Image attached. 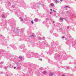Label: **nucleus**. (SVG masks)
Wrapping results in <instances>:
<instances>
[{"label": "nucleus", "instance_id": "obj_1", "mask_svg": "<svg viewBox=\"0 0 76 76\" xmlns=\"http://www.w3.org/2000/svg\"><path fill=\"white\" fill-rule=\"evenodd\" d=\"M28 58H31L32 57H35V58H38L39 54L38 53H35L34 52H28V54L26 55Z\"/></svg>", "mask_w": 76, "mask_h": 76}, {"label": "nucleus", "instance_id": "obj_2", "mask_svg": "<svg viewBox=\"0 0 76 76\" xmlns=\"http://www.w3.org/2000/svg\"><path fill=\"white\" fill-rule=\"evenodd\" d=\"M5 56L7 58H10L11 57H13L11 54H9V53H6L4 54V50H0V56L1 57V56Z\"/></svg>", "mask_w": 76, "mask_h": 76}, {"label": "nucleus", "instance_id": "obj_3", "mask_svg": "<svg viewBox=\"0 0 76 76\" xmlns=\"http://www.w3.org/2000/svg\"><path fill=\"white\" fill-rule=\"evenodd\" d=\"M40 45L41 46V47H40L41 48H43V49H44V48L45 47H50V45H48V43L46 42V41L43 42V43H42Z\"/></svg>", "mask_w": 76, "mask_h": 76}, {"label": "nucleus", "instance_id": "obj_4", "mask_svg": "<svg viewBox=\"0 0 76 76\" xmlns=\"http://www.w3.org/2000/svg\"><path fill=\"white\" fill-rule=\"evenodd\" d=\"M14 20V19H10L8 20V23H9L10 25V26H12V22Z\"/></svg>", "mask_w": 76, "mask_h": 76}, {"label": "nucleus", "instance_id": "obj_5", "mask_svg": "<svg viewBox=\"0 0 76 76\" xmlns=\"http://www.w3.org/2000/svg\"><path fill=\"white\" fill-rule=\"evenodd\" d=\"M54 41H52L51 43V45L52 49H54V48H56V45L54 44Z\"/></svg>", "mask_w": 76, "mask_h": 76}, {"label": "nucleus", "instance_id": "obj_6", "mask_svg": "<svg viewBox=\"0 0 76 76\" xmlns=\"http://www.w3.org/2000/svg\"><path fill=\"white\" fill-rule=\"evenodd\" d=\"M59 57H60V55L58 54H55L54 56L55 59H56V58H58Z\"/></svg>", "mask_w": 76, "mask_h": 76}, {"label": "nucleus", "instance_id": "obj_7", "mask_svg": "<svg viewBox=\"0 0 76 76\" xmlns=\"http://www.w3.org/2000/svg\"><path fill=\"white\" fill-rule=\"evenodd\" d=\"M71 44L72 42H71L70 41H68L66 42V44L67 45H70V44Z\"/></svg>", "mask_w": 76, "mask_h": 76}, {"label": "nucleus", "instance_id": "obj_8", "mask_svg": "<svg viewBox=\"0 0 76 76\" xmlns=\"http://www.w3.org/2000/svg\"><path fill=\"white\" fill-rule=\"evenodd\" d=\"M10 45V46H11L14 50H16V46L14 45Z\"/></svg>", "mask_w": 76, "mask_h": 76}, {"label": "nucleus", "instance_id": "obj_9", "mask_svg": "<svg viewBox=\"0 0 76 76\" xmlns=\"http://www.w3.org/2000/svg\"><path fill=\"white\" fill-rule=\"evenodd\" d=\"M29 51H28V50H26L25 49H24L23 50V53H28L27 54H26V55H27V54H28V53H29Z\"/></svg>", "mask_w": 76, "mask_h": 76}, {"label": "nucleus", "instance_id": "obj_10", "mask_svg": "<svg viewBox=\"0 0 76 76\" xmlns=\"http://www.w3.org/2000/svg\"><path fill=\"white\" fill-rule=\"evenodd\" d=\"M20 48H24L25 45L23 44L21 45L20 46Z\"/></svg>", "mask_w": 76, "mask_h": 76}, {"label": "nucleus", "instance_id": "obj_11", "mask_svg": "<svg viewBox=\"0 0 76 76\" xmlns=\"http://www.w3.org/2000/svg\"><path fill=\"white\" fill-rule=\"evenodd\" d=\"M63 19H64V18H60L59 21H61V22H63Z\"/></svg>", "mask_w": 76, "mask_h": 76}, {"label": "nucleus", "instance_id": "obj_12", "mask_svg": "<svg viewBox=\"0 0 76 76\" xmlns=\"http://www.w3.org/2000/svg\"><path fill=\"white\" fill-rule=\"evenodd\" d=\"M54 73L50 72L49 74V76H54Z\"/></svg>", "mask_w": 76, "mask_h": 76}, {"label": "nucleus", "instance_id": "obj_13", "mask_svg": "<svg viewBox=\"0 0 76 76\" xmlns=\"http://www.w3.org/2000/svg\"><path fill=\"white\" fill-rule=\"evenodd\" d=\"M19 19H20V21L21 22H22V21H23V19H22V17H19Z\"/></svg>", "mask_w": 76, "mask_h": 76}, {"label": "nucleus", "instance_id": "obj_14", "mask_svg": "<svg viewBox=\"0 0 76 76\" xmlns=\"http://www.w3.org/2000/svg\"><path fill=\"white\" fill-rule=\"evenodd\" d=\"M7 64L8 65V67H11V64Z\"/></svg>", "mask_w": 76, "mask_h": 76}, {"label": "nucleus", "instance_id": "obj_15", "mask_svg": "<svg viewBox=\"0 0 76 76\" xmlns=\"http://www.w3.org/2000/svg\"><path fill=\"white\" fill-rule=\"evenodd\" d=\"M2 18H3L4 19L5 18V15H4V14H2L1 15Z\"/></svg>", "mask_w": 76, "mask_h": 76}, {"label": "nucleus", "instance_id": "obj_16", "mask_svg": "<svg viewBox=\"0 0 76 76\" xmlns=\"http://www.w3.org/2000/svg\"><path fill=\"white\" fill-rule=\"evenodd\" d=\"M18 57L20 60H22V56H20Z\"/></svg>", "mask_w": 76, "mask_h": 76}, {"label": "nucleus", "instance_id": "obj_17", "mask_svg": "<svg viewBox=\"0 0 76 76\" xmlns=\"http://www.w3.org/2000/svg\"><path fill=\"white\" fill-rule=\"evenodd\" d=\"M54 30V29L53 28L50 31V32L51 34H52L53 33V31Z\"/></svg>", "mask_w": 76, "mask_h": 76}, {"label": "nucleus", "instance_id": "obj_18", "mask_svg": "<svg viewBox=\"0 0 76 76\" xmlns=\"http://www.w3.org/2000/svg\"><path fill=\"white\" fill-rule=\"evenodd\" d=\"M29 72V73L28 74L27 76H31V72Z\"/></svg>", "mask_w": 76, "mask_h": 76}, {"label": "nucleus", "instance_id": "obj_19", "mask_svg": "<svg viewBox=\"0 0 76 76\" xmlns=\"http://www.w3.org/2000/svg\"><path fill=\"white\" fill-rule=\"evenodd\" d=\"M31 44V42H30L28 43V47L29 46V45H30Z\"/></svg>", "mask_w": 76, "mask_h": 76}, {"label": "nucleus", "instance_id": "obj_20", "mask_svg": "<svg viewBox=\"0 0 76 76\" xmlns=\"http://www.w3.org/2000/svg\"><path fill=\"white\" fill-rule=\"evenodd\" d=\"M16 30H17V31H16V34H18L19 33V31H18V28H16Z\"/></svg>", "mask_w": 76, "mask_h": 76}, {"label": "nucleus", "instance_id": "obj_21", "mask_svg": "<svg viewBox=\"0 0 76 76\" xmlns=\"http://www.w3.org/2000/svg\"><path fill=\"white\" fill-rule=\"evenodd\" d=\"M43 75H45V73H47V72H46V71H43Z\"/></svg>", "mask_w": 76, "mask_h": 76}, {"label": "nucleus", "instance_id": "obj_22", "mask_svg": "<svg viewBox=\"0 0 76 76\" xmlns=\"http://www.w3.org/2000/svg\"><path fill=\"white\" fill-rule=\"evenodd\" d=\"M38 19L37 18H35L34 20L35 22H38Z\"/></svg>", "mask_w": 76, "mask_h": 76}, {"label": "nucleus", "instance_id": "obj_23", "mask_svg": "<svg viewBox=\"0 0 76 76\" xmlns=\"http://www.w3.org/2000/svg\"><path fill=\"white\" fill-rule=\"evenodd\" d=\"M38 39L39 40H41V39H42V38H41V37H38Z\"/></svg>", "mask_w": 76, "mask_h": 76}, {"label": "nucleus", "instance_id": "obj_24", "mask_svg": "<svg viewBox=\"0 0 76 76\" xmlns=\"http://www.w3.org/2000/svg\"><path fill=\"white\" fill-rule=\"evenodd\" d=\"M53 35H54V36H55V37H58V34H55Z\"/></svg>", "mask_w": 76, "mask_h": 76}, {"label": "nucleus", "instance_id": "obj_25", "mask_svg": "<svg viewBox=\"0 0 76 76\" xmlns=\"http://www.w3.org/2000/svg\"><path fill=\"white\" fill-rule=\"evenodd\" d=\"M54 1L56 2V3H59V1H58L56 0H55Z\"/></svg>", "mask_w": 76, "mask_h": 76}, {"label": "nucleus", "instance_id": "obj_26", "mask_svg": "<svg viewBox=\"0 0 76 76\" xmlns=\"http://www.w3.org/2000/svg\"><path fill=\"white\" fill-rule=\"evenodd\" d=\"M48 54L49 56H50V55H51V53H50L49 52L48 53Z\"/></svg>", "mask_w": 76, "mask_h": 76}, {"label": "nucleus", "instance_id": "obj_27", "mask_svg": "<svg viewBox=\"0 0 76 76\" xmlns=\"http://www.w3.org/2000/svg\"><path fill=\"white\" fill-rule=\"evenodd\" d=\"M50 5H51V7H52V6H54V4H53V3H52V4H50Z\"/></svg>", "mask_w": 76, "mask_h": 76}, {"label": "nucleus", "instance_id": "obj_28", "mask_svg": "<svg viewBox=\"0 0 76 76\" xmlns=\"http://www.w3.org/2000/svg\"><path fill=\"white\" fill-rule=\"evenodd\" d=\"M0 74H3V71H0Z\"/></svg>", "mask_w": 76, "mask_h": 76}, {"label": "nucleus", "instance_id": "obj_29", "mask_svg": "<svg viewBox=\"0 0 76 76\" xmlns=\"http://www.w3.org/2000/svg\"><path fill=\"white\" fill-rule=\"evenodd\" d=\"M64 58H65V60H66V59H67V56H64Z\"/></svg>", "mask_w": 76, "mask_h": 76}, {"label": "nucleus", "instance_id": "obj_30", "mask_svg": "<svg viewBox=\"0 0 76 76\" xmlns=\"http://www.w3.org/2000/svg\"><path fill=\"white\" fill-rule=\"evenodd\" d=\"M3 63H4V62L2 61L0 63V64H3Z\"/></svg>", "mask_w": 76, "mask_h": 76}, {"label": "nucleus", "instance_id": "obj_31", "mask_svg": "<svg viewBox=\"0 0 76 76\" xmlns=\"http://www.w3.org/2000/svg\"><path fill=\"white\" fill-rule=\"evenodd\" d=\"M64 7V8H66V7H68V8H70V7H69L68 6H65Z\"/></svg>", "mask_w": 76, "mask_h": 76}, {"label": "nucleus", "instance_id": "obj_32", "mask_svg": "<svg viewBox=\"0 0 76 76\" xmlns=\"http://www.w3.org/2000/svg\"><path fill=\"white\" fill-rule=\"evenodd\" d=\"M12 29H13L12 31H15V29L14 28H12Z\"/></svg>", "mask_w": 76, "mask_h": 76}, {"label": "nucleus", "instance_id": "obj_33", "mask_svg": "<svg viewBox=\"0 0 76 76\" xmlns=\"http://www.w3.org/2000/svg\"><path fill=\"white\" fill-rule=\"evenodd\" d=\"M16 64L17 66H19V64L17 63Z\"/></svg>", "mask_w": 76, "mask_h": 76}, {"label": "nucleus", "instance_id": "obj_34", "mask_svg": "<svg viewBox=\"0 0 76 76\" xmlns=\"http://www.w3.org/2000/svg\"><path fill=\"white\" fill-rule=\"evenodd\" d=\"M42 39H43V40H45V37H43L42 38Z\"/></svg>", "mask_w": 76, "mask_h": 76}, {"label": "nucleus", "instance_id": "obj_35", "mask_svg": "<svg viewBox=\"0 0 76 76\" xmlns=\"http://www.w3.org/2000/svg\"><path fill=\"white\" fill-rule=\"evenodd\" d=\"M66 68L67 69H70V67L69 66H67Z\"/></svg>", "mask_w": 76, "mask_h": 76}, {"label": "nucleus", "instance_id": "obj_36", "mask_svg": "<svg viewBox=\"0 0 76 76\" xmlns=\"http://www.w3.org/2000/svg\"><path fill=\"white\" fill-rule=\"evenodd\" d=\"M40 5H42V6H44V4H39Z\"/></svg>", "mask_w": 76, "mask_h": 76}, {"label": "nucleus", "instance_id": "obj_37", "mask_svg": "<svg viewBox=\"0 0 76 76\" xmlns=\"http://www.w3.org/2000/svg\"><path fill=\"white\" fill-rule=\"evenodd\" d=\"M3 66L2 65L0 66V68H3Z\"/></svg>", "mask_w": 76, "mask_h": 76}, {"label": "nucleus", "instance_id": "obj_38", "mask_svg": "<svg viewBox=\"0 0 76 76\" xmlns=\"http://www.w3.org/2000/svg\"><path fill=\"white\" fill-rule=\"evenodd\" d=\"M4 69L5 70H6L7 69V67H4Z\"/></svg>", "mask_w": 76, "mask_h": 76}, {"label": "nucleus", "instance_id": "obj_39", "mask_svg": "<svg viewBox=\"0 0 76 76\" xmlns=\"http://www.w3.org/2000/svg\"><path fill=\"white\" fill-rule=\"evenodd\" d=\"M52 23H55V22H54V21L53 20H52Z\"/></svg>", "mask_w": 76, "mask_h": 76}, {"label": "nucleus", "instance_id": "obj_40", "mask_svg": "<svg viewBox=\"0 0 76 76\" xmlns=\"http://www.w3.org/2000/svg\"><path fill=\"white\" fill-rule=\"evenodd\" d=\"M71 14V12H68V15Z\"/></svg>", "mask_w": 76, "mask_h": 76}, {"label": "nucleus", "instance_id": "obj_41", "mask_svg": "<svg viewBox=\"0 0 76 76\" xmlns=\"http://www.w3.org/2000/svg\"><path fill=\"white\" fill-rule=\"evenodd\" d=\"M31 23H32V24H33L34 23V22L33 21V20H32L31 21Z\"/></svg>", "mask_w": 76, "mask_h": 76}, {"label": "nucleus", "instance_id": "obj_42", "mask_svg": "<svg viewBox=\"0 0 76 76\" xmlns=\"http://www.w3.org/2000/svg\"><path fill=\"white\" fill-rule=\"evenodd\" d=\"M17 68L18 69H19V66L17 67Z\"/></svg>", "mask_w": 76, "mask_h": 76}, {"label": "nucleus", "instance_id": "obj_43", "mask_svg": "<svg viewBox=\"0 0 76 76\" xmlns=\"http://www.w3.org/2000/svg\"><path fill=\"white\" fill-rule=\"evenodd\" d=\"M61 29H62V28H60L59 29V31H61Z\"/></svg>", "mask_w": 76, "mask_h": 76}, {"label": "nucleus", "instance_id": "obj_44", "mask_svg": "<svg viewBox=\"0 0 76 76\" xmlns=\"http://www.w3.org/2000/svg\"><path fill=\"white\" fill-rule=\"evenodd\" d=\"M20 33H23V31L21 30L20 31Z\"/></svg>", "mask_w": 76, "mask_h": 76}, {"label": "nucleus", "instance_id": "obj_45", "mask_svg": "<svg viewBox=\"0 0 76 76\" xmlns=\"http://www.w3.org/2000/svg\"><path fill=\"white\" fill-rule=\"evenodd\" d=\"M39 69H40V70H42L43 68H39Z\"/></svg>", "mask_w": 76, "mask_h": 76}, {"label": "nucleus", "instance_id": "obj_46", "mask_svg": "<svg viewBox=\"0 0 76 76\" xmlns=\"http://www.w3.org/2000/svg\"><path fill=\"white\" fill-rule=\"evenodd\" d=\"M19 73H20V74H22V72H20V71L19 72Z\"/></svg>", "mask_w": 76, "mask_h": 76}, {"label": "nucleus", "instance_id": "obj_47", "mask_svg": "<svg viewBox=\"0 0 76 76\" xmlns=\"http://www.w3.org/2000/svg\"><path fill=\"white\" fill-rule=\"evenodd\" d=\"M34 37V35H32L30 36V37Z\"/></svg>", "mask_w": 76, "mask_h": 76}, {"label": "nucleus", "instance_id": "obj_48", "mask_svg": "<svg viewBox=\"0 0 76 76\" xmlns=\"http://www.w3.org/2000/svg\"><path fill=\"white\" fill-rule=\"evenodd\" d=\"M46 20H49V18H47L46 19Z\"/></svg>", "mask_w": 76, "mask_h": 76}, {"label": "nucleus", "instance_id": "obj_49", "mask_svg": "<svg viewBox=\"0 0 76 76\" xmlns=\"http://www.w3.org/2000/svg\"><path fill=\"white\" fill-rule=\"evenodd\" d=\"M62 38H64V36H62V37H61Z\"/></svg>", "mask_w": 76, "mask_h": 76}, {"label": "nucleus", "instance_id": "obj_50", "mask_svg": "<svg viewBox=\"0 0 76 76\" xmlns=\"http://www.w3.org/2000/svg\"><path fill=\"white\" fill-rule=\"evenodd\" d=\"M53 12H54L55 13H56V11H55V10H53Z\"/></svg>", "mask_w": 76, "mask_h": 76}, {"label": "nucleus", "instance_id": "obj_51", "mask_svg": "<svg viewBox=\"0 0 76 76\" xmlns=\"http://www.w3.org/2000/svg\"><path fill=\"white\" fill-rule=\"evenodd\" d=\"M46 27H49V26H48V25H47L46 26Z\"/></svg>", "mask_w": 76, "mask_h": 76}, {"label": "nucleus", "instance_id": "obj_52", "mask_svg": "<svg viewBox=\"0 0 76 76\" xmlns=\"http://www.w3.org/2000/svg\"><path fill=\"white\" fill-rule=\"evenodd\" d=\"M69 26L67 27V29H69Z\"/></svg>", "mask_w": 76, "mask_h": 76}, {"label": "nucleus", "instance_id": "obj_53", "mask_svg": "<svg viewBox=\"0 0 76 76\" xmlns=\"http://www.w3.org/2000/svg\"><path fill=\"white\" fill-rule=\"evenodd\" d=\"M12 7H13V8L15 7V5H13L12 6Z\"/></svg>", "mask_w": 76, "mask_h": 76}, {"label": "nucleus", "instance_id": "obj_54", "mask_svg": "<svg viewBox=\"0 0 76 76\" xmlns=\"http://www.w3.org/2000/svg\"><path fill=\"white\" fill-rule=\"evenodd\" d=\"M16 67H14V69H16Z\"/></svg>", "mask_w": 76, "mask_h": 76}, {"label": "nucleus", "instance_id": "obj_55", "mask_svg": "<svg viewBox=\"0 0 76 76\" xmlns=\"http://www.w3.org/2000/svg\"><path fill=\"white\" fill-rule=\"evenodd\" d=\"M20 41H22V39H20Z\"/></svg>", "mask_w": 76, "mask_h": 76}, {"label": "nucleus", "instance_id": "obj_56", "mask_svg": "<svg viewBox=\"0 0 76 76\" xmlns=\"http://www.w3.org/2000/svg\"><path fill=\"white\" fill-rule=\"evenodd\" d=\"M62 76H65V75H63Z\"/></svg>", "mask_w": 76, "mask_h": 76}, {"label": "nucleus", "instance_id": "obj_57", "mask_svg": "<svg viewBox=\"0 0 76 76\" xmlns=\"http://www.w3.org/2000/svg\"><path fill=\"white\" fill-rule=\"evenodd\" d=\"M52 13V12H50V14H51Z\"/></svg>", "mask_w": 76, "mask_h": 76}, {"label": "nucleus", "instance_id": "obj_58", "mask_svg": "<svg viewBox=\"0 0 76 76\" xmlns=\"http://www.w3.org/2000/svg\"><path fill=\"white\" fill-rule=\"evenodd\" d=\"M50 10L51 11H52V9H50Z\"/></svg>", "mask_w": 76, "mask_h": 76}, {"label": "nucleus", "instance_id": "obj_59", "mask_svg": "<svg viewBox=\"0 0 76 76\" xmlns=\"http://www.w3.org/2000/svg\"><path fill=\"white\" fill-rule=\"evenodd\" d=\"M69 36L70 38L71 37V36L69 35Z\"/></svg>", "mask_w": 76, "mask_h": 76}, {"label": "nucleus", "instance_id": "obj_60", "mask_svg": "<svg viewBox=\"0 0 76 76\" xmlns=\"http://www.w3.org/2000/svg\"><path fill=\"white\" fill-rule=\"evenodd\" d=\"M41 55H43V53H41Z\"/></svg>", "mask_w": 76, "mask_h": 76}, {"label": "nucleus", "instance_id": "obj_61", "mask_svg": "<svg viewBox=\"0 0 76 76\" xmlns=\"http://www.w3.org/2000/svg\"><path fill=\"white\" fill-rule=\"evenodd\" d=\"M40 61H42V59L41 58V59H40Z\"/></svg>", "mask_w": 76, "mask_h": 76}, {"label": "nucleus", "instance_id": "obj_62", "mask_svg": "<svg viewBox=\"0 0 76 76\" xmlns=\"http://www.w3.org/2000/svg\"><path fill=\"white\" fill-rule=\"evenodd\" d=\"M63 1V0H60L61 1Z\"/></svg>", "mask_w": 76, "mask_h": 76}, {"label": "nucleus", "instance_id": "obj_63", "mask_svg": "<svg viewBox=\"0 0 76 76\" xmlns=\"http://www.w3.org/2000/svg\"><path fill=\"white\" fill-rule=\"evenodd\" d=\"M0 37H2V35H1L0 36Z\"/></svg>", "mask_w": 76, "mask_h": 76}, {"label": "nucleus", "instance_id": "obj_64", "mask_svg": "<svg viewBox=\"0 0 76 76\" xmlns=\"http://www.w3.org/2000/svg\"><path fill=\"white\" fill-rule=\"evenodd\" d=\"M7 76H9V74L7 75Z\"/></svg>", "mask_w": 76, "mask_h": 76}]
</instances>
